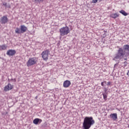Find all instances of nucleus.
Listing matches in <instances>:
<instances>
[{"label":"nucleus","mask_w":129,"mask_h":129,"mask_svg":"<svg viewBox=\"0 0 129 129\" xmlns=\"http://www.w3.org/2000/svg\"><path fill=\"white\" fill-rule=\"evenodd\" d=\"M9 22V19H8L7 16H3L1 19L2 24H7Z\"/></svg>","instance_id":"11"},{"label":"nucleus","mask_w":129,"mask_h":129,"mask_svg":"<svg viewBox=\"0 0 129 129\" xmlns=\"http://www.w3.org/2000/svg\"><path fill=\"white\" fill-rule=\"evenodd\" d=\"M98 0H92V4H96Z\"/></svg>","instance_id":"20"},{"label":"nucleus","mask_w":129,"mask_h":129,"mask_svg":"<svg viewBox=\"0 0 129 129\" xmlns=\"http://www.w3.org/2000/svg\"><path fill=\"white\" fill-rule=\"evenodd\" d=\"M14 88V86L12 85L11 84H9L7 86L5 87V91H9V90H12Z\"/></svg>","instance_id":"8"},{"label":"nucleus","mask_w":129,"mask_h":129,"mask_svg":"<svg viewBox=\"0 0 129 129\" xmlns=\"http://www.w3.org/2000/svg\"><path fill=\"white\" fill-rule=\"evenodd\" d=\"M119 13H120V14H122L123 16H126L128 15V14L127 13H126L123 10H121L119 12Z\"/></svg>","instance_id":"16"},{"label":"nucleus","mask_w":129,"mask_h":129,"mask_svg":"<svg viewBox=\"0 0 129 129\" xmlns=\"http://www.w3.org/2000/svg\"><path fill=\"white\" fill-rule=\"evenodd\" d=\"M110 117L112 118L113 120H116L117 119V114L116 113L111 114L110 115Z\"/></svg>","instance_id":"13"},{"label":"nucleus","mask_w":129,"mask_h":129,"mask_svg":"<svg viewBox=\"0 0 129 129\" xmlns=\"http://www.w3.org/2000/svg\"><path fill=\"white\" fill-rule=\"evenodd\" d=\"M105 83H106V81H104Z\"/></svg>","instance_id":"27"},{"label":"nucleus","mask_w":129,"mask_h":129,"mask_svg":"<svg viewBox=\"0 0 129 129\" xmlns=\"http://www.w3.org/2000/svg\"><path fill=\"white\" fill-rule=\"evenodd\" d=\"M103 99H105V100H106V98H107V94H103Z\"/></svg>","instance_id":"17"},{"label":"nucleus","mask_w":129,"mask_h":129,"mask_svg":"<svg viewBox=\"0 0 129 129\" xmlns=\"http://www.w3.org/2000/svg\"><path fill=\"white\" fill-rule=\"evenodd\" d=\"M49 53H50V50L49 49H46L41 53V56L43 60L44 61H47V60H48Z\"/></svg>","instance_id":"5"},{"label":"nucleus","mask_w":129,"mask_h":129,"mask_svg":"<svg viewBox=\"0 0 129 129\" xmlns=\"http://www.w3.org/2000/svg\"><path fill=\"white\" fill-rule=\"evenodd\" d=\"M35 98L37 99V98H38V97H37V96H36Z\"/></svg>","instance_id":"26"},{"label":"nucleus","mask_w":129,"mask_h":129,"mask_svg":"<svg viewBox=\"0 0 129 129\" xmlns=\"http://www.w3.org/2000/svg\"><path fill=\"white\" fill-rule=\"evenodd\" d=\"M124 60H127V58H124Z\"/></svg>","instance_id":"25"},{"label":"nucleus","mask_w":129,"mask_h":129,"mask_svg":"<svg viewBox=\"0 0 129 129\" xmlns=\"http://www.w3.org/2000/svg\"><path fill=\"white\" fill-rule=\"evenodd\" d=\"M2 50H6L7 49V46L3 45L1 46Z\"/></svg>","instance_id":"19"},{"label":"nucleus","mask_w":129,"mask_h":129,"mask_svg":"<svg viewBox=\"0 0 129 129\" xmlns=\"http://www.w3.org/2000/svg\"><path fill=\"white\" fill-rule=\"evenodd\" d=\"M3 6H4V7H6V8H7V3L6 2H4L3 4Z\"/></svg>","instance_id":"21"},{"label":"nucleus","mask_w":129,"mask_h":129,"mask_svg":"<svg viewBox=\"0 0 129 129\" xmlns=\"http://www.w3.org/2000/svg\"><path fill=\"white\" fill-rule=\"evenodd\" d=\"M127 75H128L129 76V70L127 72Z\"/></svg>","instance_id":"24"},{"label":"nucleus","mask_w":129,"mask_h":129,"mask_svg":"<svg viewBox=\"0 0 129 129\" xmlns=\"http://www.w3.org/2000/svg\"><path fill=\"white\" fill-rule=\"evenodd\" d=\"M101 85L102 86H104V83L103 82H102L101 83Z\"/></svg>","instance_id":"23"},{"label":"nucleus","mask_w":129,"mask_h":129,"mask_svg":"<svg viewBox=\"0 0 129 129\" xmlns=\"http://www.w3.org/2000/svg\"><path fill=\"white\" fill-rule=\"evenodd\" d=\"M34 2H36V3H43L44 2V0H34Z\"/></svg>","instance_id":"18"},{"label":"nucleus","mask_w":129,"mask_h":129,"mask_svg":"<svg viewBox=\"0 0 129 129\" xmlns=\"http://www.w3.org/2000/svg\"><path fill=\"white\" fill-rule=\"evenodd\" d=\"M60 36H66L70 33V29L68 26L62 27L59 29Z\"/></svg>","instance_id":"3"},{"label":"nucleus","mask_w":129,"mask_h":129,"mask_svg":"<svg viewBox=\"0 0 129 129\" xmlns=\"http://www.w3.org/2000/svg\"><path fill=\"white\" fill-rule=\"evenodd\" d=\"M110 84H111V82H108L107 83V85L108 86L110 85Z\"/></svg>","instance_id":"22"},{"label":"nucleus","mask_w":129,"mask_h":129,"mask_svg":"<svg viewBox=\"0 0 129 129\" xmlns=\"http://www.w3.org/2000/svg\"><path fill=\"white\" fill-rule=\"evenodd\" d=\"M123 50L125 54V57L129 56V45H125L123 47Z\"/></svg>","instance_id":"6"},{"label":"nucleus","mask_w":129,"mask_h":129,"mask_svg":"<svg viewBox=\"0 0 129 129\" xmlns=\"http://www.w3.org/2000/svg\"><path fill=\"white\" fill-rule=\"evenodd\" d=\"M95 123V121L92 117H85L83 124V127L84 129H89L91 127L92 125H93Z\"/></svg>","instance_id":"1"},{"label":"nucleus","mask_w":129,"mask_h":129,"mask_svg":"<svg viewBox=\"0 0 129 129\" xmlns=\"http://www.w3.org/2000/svg\"><path fill=\"white\" fill-rule=\"evenodd\" d=\"M37 62H38V58L37 57L29 58L26 63V65L27 67H30L33 66V65H35V64H37Z\"/></svg>","instance_id":"4"},{"label":"nucleus","mask_w":129,"mask_h":129,"mask_svg":"<svg viewBox=\"0 0 129 129\" xmlns=\"http://www.w3.org/2000/svg\"><path fill=\"white\" fill-rule=\"evenodd\" d=\"M15 32L16 34H22V31L21 30V28L17 27L15 29Z\"/></svg>","instance_id":"15"},{"label":"nucleus","mask_w":129,"mask_h":129,"mask_svg":"<svg viewBox=\"0 0 129 129\" xmlns=\"http://www.w3.org/2000/svg\"><path fill=\"white\" fill-rule=\"evenodd\" d=\"M20 29H21L22 34H24V33H26V32L28 31V28H27V27H26V26L25 25H21Z\"/></svg>","instance_id":"9"},{"label":"nucleus","mask_w":129,"mask_h":129,"mask_svg":"<svg viewBox=\"0 0 129 129\" xmlns=\"http://www.w3.org/2000/svg\"><path fill=\"white\" fill-rule=\"evenodd\" d=\"M7 55L8 56H14V55H16V51L14 49H9L7 51Z\"/></svg>","instance_id":"7"},{"label":"nucleus","mask_w":129,"mask_h":129,"mask_svg":"<svg viewBox=\"0 0 129 129\" xmlns=\"http://www.w3.org/2000/svg\"><path fill=\"white\" fill-rule=\"evenodd\" d=\"M110 17L111 18H112V19H116V18H118L119 17V15L117 13H114L110 15Z\"/></svg>","instance_id":"14"},{"label":"nucleus","mask_w":129,"mask_h":129,"mask_svg":"<svg viewBox=\"0 0 129 129\" xmlns=\"http://www.w3.org/2000/svg\"><path fill=\"white\" fill-rule=\"evenodd\" d=\"M71 85V82L69 80H66L63 82V87L64 88H68Z\"/></svg>","instance_id":"10"},{"label":"nucleus","mask_w":129,"mask_h":129,"mask_svg":"<svg viewBox=\"0 0 129 129\" xmlns=\"http://www.w3.org/2000/svg\"><path fill=\"white\" fill-rule=\"evenodd\" d=\"M125 56V53L124 52L123 49L120 47L118 48L117 51V53L115 54L113 60H121V58Z\"/></svg>","instance_id":"2"},{"label":"nucleus","mask_w":129,"mask_h":129,"mask_svg":"<svg viewBox=\"0 0 129 129\" xmlns=\"http://www.w3.org/2000/svg\"><path fill=\"white\" fill-rule=\"evenodd\" d=\"M42 119H40V118H35L34 120H33V123L34 124H40V123H41V122H42Z\"/></svg>","instance_id":"12"}]
</instances>
